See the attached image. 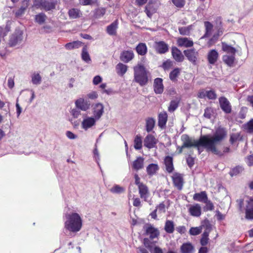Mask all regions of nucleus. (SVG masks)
Instances as JSON below:
<instances>
[{"mask_svg": "<svg viewBox=\"0 0 253 253\" xmlns=\"http://www.w3.org/2000/svg\"><path fill=\"white\" fill-rule=\"evenodd\" d=\"M226 135L227 133L225 129L219 127L216 129L212 136L204 135L202 136L199 140H195L187 134H183L181 136V140L183 147L190 148L202 146L206 148L208 151H210L215 154L219 155L220 153L216 149L215 145L221 141Z\"/></svg>", "mask_w": 253, "mask_h": 253, "instance_id": "nucleus-1", "label": "nucleus"}, {"mask_svg": "<svg viewBox=\"0 0 253 253\" xmlns=\"http://www.w3.org/2000/svg\"><path fill=\"white\" fill-rule=\"evenodd\" d=\"M65 229L72 232L79 231L82 227V219L80 215L76 212L67 214L64 223Z\"/></svg>", "mask_w": 253, "mask_h": 253, "instance_id": "nucleus-2", "label": "nucleus"}, {"mask_svg": "<svg viewBox=\"0 0 253 253\" xmlns=\"http://www.w3.org/2000/svg\"><path fill=\"white\" fill-rule=\"evenodd\" d=\"M134 80L141 86L146 84L148 83V72L141 64H138L133 68Z\"/></svg>", "mask_w": 253, "mask_h": 253, "instance_id": "nucleus-3", "label": "nucleus"}, {"mask_svg": "<svg viewBox=\"0 0 253 253\" xmlns=\"http://www.w3.org/2000/svg\"><path fill=\"white\" fill-rule=\"evenodd\" d=\"M56 4V1L54 0H35L34 4L37 8L48 11L54 9Z\"/></svg>", "mask_w": 253, "mask_h": 253, "instance_id": "nucleus-4", "label": "nucleus"}, {"mask_svg": "<svg viewBox=\"0 0 253 253\" xmlns=\"http://www.w3.org/2000/svg\"><path fill=\"white\" fill-rule=\"evenodd\" d=\"M82 118L81 127L84 130H87L95 126L96 122L98 121L93 116H88L86 114H83Z\"/></svg>", "mask_w": 253, "mask_h": 253, "instance_id": "nucleus-5", "label": "nucleus"}, {"mask_svg": "<svg viewBox=\"0 0 253 253\" xmlns=\"http://www.w3.org/2000/svg\"><path fill=\"white\" fill-rule=\"evenodd\" d=\"M23 31L16 29L11 36L9 40V44L10 46H14L19 44L23 40Z\"/></svg>", "mask_w": 253, "mask_h": 253, "instance_id": "nucleus-6", "label": "nucleus"}, {"mask_svg": "<svg viewBox=\"0 0 253 253\" xmlns=\"http://www.w3.org/2000/svg\"><path fill=\"white\" fill-rule=\"evenodd\" d=\"M157 242V241H151L147 238H145L143 241L144 246L149 249L151 253H163L161 248L158 246H155Z\"/></svg>", "mask_w": 253, "mask_h": 253, "instance_id": "nucleus-7", "label": "nucleus"}, {"mask_svg": "<svg viewBox=\"0 0 253 253\" xmlns=\"http://www.w3.org/2000/svg\"><path fill=\"white\" fill-rule=\"evenodd\" d=\"M144 229L145 231L146 235L149 236L148 238L151 241L154 239L158 238L160 235V232L158 229L155 228L151 224H146L144 226Z\"/></svg>", "mask_w": 253, "mask_h": 253, "instance_id": "nucleus-8", "label": "nucleus"}, {"mask_svg": "<svg viewBox=\"0 0 253 253\" xmlns=\"http://www.w3.org/2000/svg\"><path fill=\"white\" fill-rule=\"evenodd\" d=\"M245 202V217L248 219H253V198H249Z\"/></svg>", "mask_w": 253, "mask_h": 253, "instance_id": "nucleus-9", "label": "nucleus"}, {"mask_svg": "<svg viewBox=\"0 0 253 253\" xmlns=\"http://www.w3.org/2000/svg\"><path fill=\"white\" fill-rule=\"evenodd\" d=\"M188 207V211L190 215L194 217H199L202 214V207L199 204H194L193 205H189L187 206Z\"/></svg>", "mask_w": 253, "mask_h": 253, "instance_id": "nucleus-10", "label": "nucleus"}, {"mask_svg": "<svg viewBox=\"0 0 253 253\" xmlns=\"http://www.w3.org/2000/svg\"><path fill=\"white\" fill-rule=\"evenodd\" d=\"M93 117L99 120L104 113V106L100 103H96L92 106Z\"/></svg>", "mask_w": 253, "mask_h": 253, "instance_id": "nucleus-11", "label": "nucleus"}, {"mask_svg": "<svg viewBox=\"0 0 253 253\" xmlns=\"http://www.w3.org/2000/svg\"><path fill=\"white\" fill-rule=\"evenodd\" d=\"M75 104L78 109L83 111L88 110L90 107L89 101L85 100L83 98H79L75 102Z\"/></svg>", "mask_w": 253, "mask_h": 253, "instance_id": "nucleus-12", "label": "nucleus"}, {"mask_svg": "<svg viewBox=\"0 0 253 253\" xmlns=\"http://www.w3.org/2000/svg\"><path fill=\"white\" fill-rule=\"evenodd\" d=\"M138 188L140 198L143 199L144 201L149 202L148 198L150 193L147 186L145 184H140Z\"/></svg>", "mask_w": 253, "mask_h": 253, "instance_id": "nucleus-13", "label": "nucleus"}, {"mask_svg": "<svg viewBox=\"0 0 253 253\" xmlns=\"http://www.w3.org/2000/svg\"><path fill=\"white\" fill-rule=\"evenodd\" d=\"M157 140L156 138L152 134L147 135L144 140V145L148 149H151L155 147Z\"/></svg>", "mask_w": 253, "mask_h": 253, "instance_id": "nucleus-14", "label": "nucleus"}, {"mask_svg": "<svg viewBox=\"0 0 253 253\" xmlns=\"http://www.w3.org/2000/svg\"><path fill=\"white\" fill-rule=\"evenodd\" d=\"M184 53L190 62L194 64H196L199 55L198 51L194 49H191L185 50Z\"/></svg>", "mask_w": 253, "mask_h": 253, "instance_id": "nucleus-15", "label": "nucleus"}, {"mask_svg": "<svg viewBox=\"0 0 253 253\" xmlns=\"http://www.w3.org/2000/svg\"><path fill=\"white\" fill-rule=\"evenodd\" d=\"M219 104L222 110L226 113H230L231 111V106L229 101L224 97L219 99Z\"/></svg>", "mask_w": 253, "mask_h": 253, "instance_id": "nucleus-16", "label": "nucleus"}, {"mask_svg": "<svg viewBox=\"0 0 253 253\" xmlns=\"http://www.w3.org/2000/svg\"><path fill=\"white\" fill-rule=\"evenodd\" d=\"M172 179L175 187L178 190H181L183 184L182 175L178 173H174L172 176Z\"/></svg>", "mask_w": 253, "mask_h": 253, "instance_id": "nucleus-17", "label": "nucleus"}, {"mask_svg": "<svg viewBox=\"0 0 253 253\" xmlns=\"http://www.w3.org/2000/svg\"><path fill=\"white\" fill-rule=\"evenodd\" d=\"M218 53L215 49L210 50L207 54V59L211 64H214L218 58Z\"/></svg>", "mask_w": 253, "mask_h": 253, "instance_id": "nucleus-18", "label": "nucleus"}, {"mask_svg": "<svg viewBox=\"0 0 253 253\" xmlns=\"http://www.w3.org/2000/svg\"><path fill=\"white\" fill-rule=\"evenodd\" d=\"M157 52L164 54L168 51V45L164 42H156L154 45Z\"/></svg>", "mask_w": 253, "mask_h": 253, "instance_id": "nucleus-19", "label": "nucleus"}, {"mask_svg": "<svg viewBox=\"0 0 253 253\" xmlns=\"http://www.w3.org/2000/svg\"><path fill=\"white\" fill-rule=\"evenodd\" d=\"M154 91L156 93L161 94L164 91L163 80L161 78H157L154 83Z\"/></svg>", "mask_w": 253, "mask_h": 253, "instance_id": "nucleus-20", "label": "nucleus"}, {"mask_svg": "<svg viewBox=\"0 0 253 253\" xmlns=\"http://www.w3.org/2000/svg\"><path fill=\"white\" fill-rule=\"evenodd\" d=\"M177 43L179 46L190 47L193 45L192 41L187 38H179L177 40Z\"/></svg>", "mask_w": 253, "mask_h": 253, "instance_id": "nucleus-21", "label": "nucleus"}, {"mask_svg": "<svg viewBox=\"0 0 253 253\" xmlns=\"http://www.w3.org/2000/svg\"><path fill=\"white\" fill-rule=\"evenodd\" d=\"M134 57V53L132 51H124L120 56L121 60L127 63L131 60Z\"/></svg>", "mask_w": 253, "mask_h": 253, "instance_id": "nucleus-22", "label": "nucleus"}, {"mask_svg": "<svg viewBox=\"0 0 253 253\" xmlns=\"http://www.w3.org/2000/svg\"><path fill=\"white\" fill-rule=\"evenodd\" d=\"M168 121V115L166 112L159 113L158 116V126L161 128H164Z\"/></svg>", "mask_w": 253, "mask_h": 253, "instance_id": "nucleus-23", "label": "nucleus"}, {"mask_svg": "<svg viewBox=\"0 0 253 253\" xmlns=\"http://www.w3.org/2000/svg\"><path fill=\"white\" fill-rule=\"evenodd\" d=\"M181 253H194L195 248L190 243H183L180 247Z\"/></svg>", "mask_w": 253, "mask_h": 253, "instance_id": "nucleus-24", "label": "nucleus"}, {"mask_svg": "<svg viewBox=\"0 0 253 253\" xmlns=\"http://www.w3.org/2000/svg\"><path fill=\"white\" fill-rule=\"evenodd\" d=\"M198 96L201 98L207 97L209 99H214L216 97V95L213 90H202L199 93Z\"/></svg>", "mask_w": 253, "mask_h": 253, "instance_id": "nucleus-25", "label": "nucleus"}, {"mask_svg": "<svg viewBox=\"0 0 253 253\" xmlns=\"http://www.w3.org/2000/svg\"><path fill=\"white\" fill-rule=\"evenodd\" d=\"M211 230V227L210 225H207L205 231L202 234V238L200 241V243L203 246H205L208 244L209 242V235Z\"/></svg>", "mask_w": 253, "mask_h": 253, "instance_id": "nucleus-26", "label": "nucleus"}, {"mask_svg": "<svg viewBox=\"0 0 253 253\" xmlns=\"http://www.w3.org/2000/svg\"><path fill=\"white\" fill-rule=\"evenodd\" d=\"M222 49L226 53L225 54L235 55L237 52L235 48L225 42H222Z\"/></svg>", "mask_w": 253, "mask_h": 253, "instance_id": "nucleus-27", "label": "nucleus"}, {"mask_svg": "<svg viewBox=\"0 0 253 253\" xmlns=\"http://www.w3.org/2000/svg\"><path fill=\"white\" fill-rule=\"evenodd\" d=\"M171 53L173 58L177 62H182L184 59V56L181 51L176 47H172Z\"/></svg>", "mask_w": 253, "mask_h": 253, "instance_id": "nucleus-28", "label": "nucleus"}, {"mask_svg": "<svg viewBox=\"0 0 253 253\" xmlns=\"http://www.w3.org/2000/svg\"><path fill=\"white\" fill-rule=\"evenodd\" d=\"M144 159L141 157H137L132 163V168L136 170H140L143 168Z\"/></svg>", "mask_w": 253, "mask_h": 253, "instance_id": "nucleus-29", "label": "nucleus"}, {"mask_svg": "<svg viewBox=\"0 0 253 253\" xmlns=\"http://www.w3.org/2000/svg\"><path fill=\"white\" fill-rule=\"evenodd\" d=\"M223 62L229 67H233L235 61V55L225 54L222 56Z\"/></svg>", "mask_w": 253, "mask_h": 253, "instance_id": "nucleus-30", "label": "nucleus"}, {"mask_svg": "<svg viewBox=\"0 0 253 253\" xmlns=\"http://www.w3.org/2000/svg\"><path fill=\"white\" fill-rule=\"evenodd\" d=\"M165 164L167 171L170 173L173 170L172 158L170 156H167L165 159Z\"/></svg>", "mask_w": 253, "mask_h": 253, "instance_id": "nucleus-31", "label": "nucleus"}, {"mask_svg": "<svg viewBox=\"0 0 253 253\" xmlns=\"http://www.w3.org/2000/svg\"><path fill=\"white\" fill-rule=\"evenodd\" d=\"M208 199V196L205 191L196 193L193 196V199L199 202H204Z\"/></svg>", "mask_w": 253, "mask_h": 253, "instance_id": "nucleus-32", "label": "nucleus"}, {"mask_svg": "<svg viewBox=\"0 0 253 253\" xmlns=\"http://www.w3.org/2000/svg\"><path fill=\"white\" fill-rule=\"evenodd\" d=\"M117 28L118 23L117 21H114L107 27V32L110 35H115Z\"/></svg>", "mask_w": 253, "mask_h": 253, "instance_id": "nucleus-33", "label": "nucleus"}, {"mask_svg": "<svg viewBox=\"0 0 253 253\" xmlns=\"http://www.w3.org/2000/svg\"><path fill=\"white\" fill-rule=\"evenodd\" d=\"M159 169V166L155 164H151L149 165L146 168V170L149 175H153L156 173Z\"/></svg>", "mask_w": 253, "mask_h": 253, "instance_id": "nucleus-34", "label": "nucleus"}, {"mask_svg": "<svg viewBox=\"0 0 253 253\" xmlns=\"http://www.w3.org/2000/svg\"><path fill=\"white\" fill-rule=\"evenodd\" d=\"M82 45V42L80 41H74L66 43L65 45V47L67 50H72L75 48H78Z\"/></svg>", "mask_w": 253, "mask_h": 253, "instance_id": "nucleus-35", "label": "nucleus"}, {"mask_svg": "<svg viewBox=\"0 0 253 253\" xmlns=\"http://www.w3.org/2000/svg\"><path fill=\"white\" fill-rule=\"evenodd\" d=\"M137 53L141 55H144L147 51V48L145 43H140L136 47Z\"/></svg>", "mask_w": 253, "mask_h": 253, "instance_id": "nucleus-36", "label": "nucleus"}, {"mask_svg": "<svg viewBox=\"0 0 253 253\" xmlns=\"http://www.w3.org/2000/svg\"><path fill=\"white\" fill-rule=\"evenodd\" d=\"M68 14L69 17L72 19L79 18L82 15L81 11L77 8H72L69 10Z\"/></svg>", "mask_w": 253, "mask_h": 253, "instance_id": "nucleus-37", "label": "nucleus"}, {"mask_svg": "<svg viewBox=\"0 0 253 253\" xmlns=\"http://www.w3.org/2000/svg\"><path fill=\"white\" fill-rule=\"evenodd\" d=\"M165 230L168 233H172L174 230V222L171 220H167L165 223Z\"/></svg>", "mask_w": 253, "mask_h": 253, "instance_id": "nucleus-38", "label": "nucleus"}, {"mask_svg": "<svg viewBox=\"0 0 253 253\" xmlns=\"http://www.w3.org/2000/svg\"><path fill=\"white\" fill-rule=\"evenodd\" d=\"M31 82L33 84L39 85L42 82V77L38 73H34L31 76Z\"/></svg>", "mask_w": 253, "mask_h": 253, "instance_id": "nucleus-39", "label": "nucleus"}, {"mask_svg": "<svg viewBox=\"0 0 253 253\" xmlns=\"http://www.w3.org/2000/svg\"><path fill=\"white\" fill-rule=\"evenodd\" d=\"M181 72V69L178 68L174 69L169 73V77L171 81L175 82L177 80V78L179 76Z\"/></svg>", "mask_w": 253, "mask_h": 253, "instance_id": "nucleus-40", "label": "nucleus"}, {"mask_svg": "<svg viewBox=\"0 0 253 253\" xmlns=\"http://www.w3.org/2000/svg\"><path fill=\"white\" fill-rule=\"evenodd\" d=\"M134 147L136 150H140L142 147V137L139 135H136L134 138Z\"/></svg>", "mask_w": 253, "mask_h": 253, "instance_id": "nucleus-41", "label": "nucleus"}, {"mask_svg": "<svg viewBox=\"0 0 253 253\" xmlns=\"http://www.w3.org/2000/svg\"><path fill=\"white\" fill-rule=\"evenodd\" d=\"M127 70V66L123 63H120L116 66V70L118 74L124 75Z\"/></svg>", "mask_w": 253, "mask_h": 253, "instance_id": "nucleus-42", "label": "nucleus"}, {"mask_svg": "<svg viewBox=\"0 0 253 253\" xmlns=\"http://www.w3.org/2000/svg\"><path fill=\"white\" fill-rule=\"evenodd\" d=\"M28 5V1L25 0L23 1V5L17 11H15V15L19 17L22 15L24 13Z\"/></svg>", "mask_w": 253, "mask_h": 253, "instance_id": "nucleus-43", "label": "nucleus"}, {"mask_svg": "<svg viewBox=\"0 0 253 253\" xmlns=\"http://www.w3.org/2000/svg\"><path fill=\"white\" fill-rule=\"evenodd\" d=\"M155 121L153 118H149L146 120V129L147 132L151 131L154 128Z\"/></svg>", "mask_w": 253, "mask_h": 253, "instance_id": "nucleus-44", "label": "nucleus"}, {"mask_svg": "<svg viewBox=\"0 0 253 253\" xmlns=\"http://www.w3.org/2000/svg\"><path fill=\"white\" fill-rule=\"evenodd\" d=\"M47 18V16L43 13H39L35 16V21L38 24L42 25L44 23Z\"/></svg>", "mask_w": 253, "mask_h": 253, "instance_id": "nucleus-45", "label": "nucleus"}, {"mask_svg": "<svg viewBox=\"0 0 253 253\" xmlns=\"http://www.w3.org/2000/svg\"><path fill=\"white\" fill-rule=\"evenodd\" d=\"M110 190L112 193L121 194L125 192L126 189L124 187L120 186L119 185H115Z\"/></svg>", "mask_w": 253, "mask_h": 253, "instance_id": "nucleus-46", "label": "nucleus"}, {"mask_svg": "<svg viewBox=\"0 0 253 253\" xmlns=\"http://www.w3.org/2000/svg\"><path fill=\"white\" fill-rule=\"evenodd\" d=\"M205 26L206 27V32L204 37L202 38L209 37L211 34V31L213 28L212 25L210 22L206 21L205 22Z\"/></svg>", "mask_w": 253, "mask_h": 253, "instance_id": "nucleus-47", "label": "nucleus"}, {"mask_svg": "<svg viewBox=\"0 0 253 253\" xmlns=\"http://www.w3.org/2000/svg\"><path fill=\"white\" fill-rule=\"evenodd\" d=\"M106 9L103 7H99L95 9L94 12V17L100 18L103 17L106 13Z\"/></svg>", "mask_w": 253, "mask_h": 253, "instance_id": "nucleus-48", "label": "nucleus"}, {"mask_svg": "<svg viewBox=\"0 0 253 253\" xmlns=\"http://www.w3.org/2000/svg\"><path fill=\"white\" fill-rule=\"evenodd\" d=\"M82 59L86 63H89L90 61H91L90 56L87 51L86 47H84V48H83L82 53Z\"/></svg>", "mask_w": 253, "mask_h": 253, "instance_id": "nucleus-49", "label": "nucleus"}, {"mask_svg": "<svg viewBox=\"0 0 253 253\" xmlns=\"http://www.w3.org/2000/svg\"><path fill=\"white\" fill-rule=\"evenodd\" d=\"M202 227L201 226L191 227L189 230V233L191 235H197L202 232Z\"/></svg>", "mask_w": 253, "mask_h": 253, "instance_id": "nucleus-50", "label": "nucleus"}, {"mask_svg": "<svg viewBox=\"0 0 253 253\" xmlns=\"http://www.w3.org/2000/svg\"><path fill=\"white\" fill-rule=\"evenodd\" d=\"M204 203L206 204L204 207V210L205 211H212L214 209V206L212 202L208 200H206L204 201Z\"/></svg>", "mask_w": 253, "mask_h": 253, "instance_id": "nucleus-51", "label": "nucleus"}, {"mask_svg": "<svg viewBox=\"0 0 253 253\" xmlns=\"http://www.w3.org/2000/svg\"><path fill=\"white\" fill-rule=\"evenodd\" d=\"M191 26L183 27L179 28V31L181 35H188L190 34Z\"/></svg>", "mask_w": 253, "mask_h": 253, "instance_id": "nucleus-52", "label": "nucleus"}, {"mask_svg": "<svg viewBox=\"0 0 253 253\" xmlns=\"http://www.w3.org/2000/svg\"><path fill=\"white\" fill-rule=\"evenodd\" d=\"M244 128L248 132L253 133V119L245 125Z\"/></svg>", "mask_w": 253, "mask_h": 253, "instance_id": "nucleus-53", "label": "nucleus"}, {"mask_svg": "<svg viewBox=\"0 0 253 253\" xmlns=\"http://www.w3.org/2000/svg\"><path fill=\"white\" fill-rule=\"evenodd\" d=\"M70 112L72 116L75 119L78 118L81 115V111L77 108L71 109Z\"/></svg>", "mask_w": 253, "mask_h": 253, "instance_id": "nucleus-54", "label": "nucleus"}, {"mask_svg": "<svg viewBox=\"0 0 253 253\" xmlns=\"http://www.w3.org/2000/svg\"><path fill=\"white\" fill-rule=\"evenodd\" d=\"M178 102L176 100H172L170 102L169 106L168 108V110L170 112H172L178 107Z\"/></svg>", "mask_w": 253, "mask_h": 253, "instance_id": "nucleus-55", "label": "nucleus"}, {"mask_svg": "<svg viewBox=\"0 0 253 253\" xmlns=\"http://www.w3.org/2000/svg\"><path fill=\"white\" fill-rule=\"evenodd\" d=\"M243 170V168L241 166H238L234 168L230 172L231 176L236 175L241 173Z\"/></svg>", "mask_w": 253, "mask_h": 253, "instance_id": "nucleus-56", "label": "nucleus"}, {"mask_svg": "<svg viewBox=\"0 0 253 253\" xmlns=\"http://www.w3.org/2000/svg\"><path fill=\"white\" fill-rule=\"evenodd\" d=\"M171 1L178 8L183 7L185 3V0H171Z\"/></svg>", "mask_w": 253, "mask_h": 253, "instance_id": "nucleus-57", "label": "nucleus"}, {"mask_svg": "<svg viewBox=\"0 0 253 253\" xmlns=\"http://www.w3.org/2000/svg\"><path fill=\"white\" fill-rule=\"evenodd\" d=\"M173 65V61L170 60H167L163 63L162 67L165 70H168L172 67Z\"/></svg>", "mask_w": 253, "mask_h": 253, "instance_id": "nucleus-58", "label": "nucleus"}, {"mask_svg": "<svg viewBox=\"0 0 253 253\" xmlns=\"http://www.w3.org/2000/svg\"><path fill=\"white\" fill-rule=\"evenodd\" d=\"M213 113V110L211 108H207L205 110L204 116L208 119H210Z\"/></svg>", "mask_w": 253, "mask_h": 253, "instance_id": "nucleus-59", "label": "nucleus"}, {"mask_svg": "<svg viewBox=\"0 0 253 253\" xmlns=\"http://www.w3.org/2000/svg\"><path fill=\"white\" fill-rule=\"evenodd\" d=\"M240 134L239 133H232L230 135V141L231 143L233 144L237 140L239 139Z\"/></svg>", "mask_w": 253, "mask_h": 253, "instance_id": "nucleus-60", "label": "nucleus"}, {"mask_svg": "<svg viewBox=\"0 0 253 253\" xmlns=\"http://www.w3.org/2000/svg\"><path fill=\"white\" fill-rule=\"evenodd\" d=\"M217 39V37L215 35H214L211 39H210L208 42H207V46H208V47H210L212 45H213L215 43Z\"/></svg>", "mask_w": 253, "mask_h": 253, "instance_id": "nucleus-61", "label": "nucleus"}, {"mask_svg": "<svg viewBox=\"0 0 253 253\" xmlns=\"http://www.w3.org/2000/svg\"><path fill=\"white\" fill-rule=\"evenodd\" d=\"M88 98L91 99H95L98 97V94L96 91H92L87 94Z\"/></svg>", "mask_w": 253, "mask_h": 253, "instance_id": "nucleus-62", "label": "nucleus"}, {"mask_svg": "<svg viewBox=\"0 0 253 253\" xmlns=\"http://www.w3.org/2000/svg\"><path fill=\"white\" fill-rule=\"evenodd\" d=\"M102 79L100 76H96L93 78V84L97 85L102 82Z\"/></svg>", "mask_w": 253, "mask_h": 253, "instance_id": "nucleus-63", "label": "nucleus"}, {"mask_svg": "<svg viewBox=\"0 0 253 253\" xmlns=\"http://www.w3.org/2000/svg\"><path fill=\"white\" fill-rule=\"evenodd\" d=\"M133 205L134 207H140L141 206V202L139 198H133Z\"/></svg>", "mask_w": 253, "mask_h": 253, "instance_id": "nucleus-64", "label": "nucleus"}]
</instances>
